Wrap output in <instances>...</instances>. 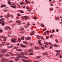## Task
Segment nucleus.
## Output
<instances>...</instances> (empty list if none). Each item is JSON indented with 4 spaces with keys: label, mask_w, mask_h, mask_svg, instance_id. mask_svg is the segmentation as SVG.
Segmentation results:
<instances>
[{
    "label": "nucleus",
    "mask_w": 62,
    "mask_h": 62,
    "mask_svg": "<svg viewBox=\"0 0 62 62\" xmlns=\"http://www.w3.org/2000/svg\"><path fill=\"white\" fill-rule=\"evenodd\" d=\"M8 53L10 54L12 56H14V55H19L20 54L19 53H17L15 54H13V53H11V52H8Z\"/></svg>",
    "instance_id": "1"
},
{
    "label": "nucleus",
    "mask_w": 62,
    "mask_h": 62,
    "mask_svg": "<svg viewBox=\"0 0 62 62\" xmlns=\"http://www.w3.org/2000/svg\"><path fill=\"white\" fill-rule=\"evenodd\" d=\"M1 50L2 53H3L4 54L8 52V50L6 49H1Z\"/></svg>",
    "instance_id": "2"
},
{
    "label": "nucleus",
    "mask_w": 62,
    "mask_h": 62,
    "mask_svg": "<svg viewBox=\"0 0 62 62\" xmlns=\"http://www.w3.org/2000/svg\"><path fill=\"white\" fill-rule=\"evenodd\" d=\"M2 60H1V61L3 62H7L6 61V58L4 57L2 58Z\"/></svg>",
    "instance_id": "3"
},
{
    "label": "nucleus",
    "mask_w": 62,
    "mask_h": 62,
    "mask_svg": "<svg viewBox=\"0 0 62 62\" xmlns=\"http://www.w3.org/2000/svg\"><path fill=\"white\" fill-rule=\"evenodd\" d=\"M17 41V40L16 39H13V40L12 41V42H16Z\"/></svg>",
    "instance_id": "4"
},
{
    "label": "nucleus",
    "mask_w": 62,
    "mask_h": 62,
    "mask_svg": "<svg viewBox=\"0 0 62 62\" xmlns=\"http://www.w3.org/2000/svg\"><path fill=\"white\" fill-rule=\"evenodd\" d=\"M30 35L31 36H33V35H34V31L31 32V33Z\"/></svg>",
    "instance_id": "5"
},
{
    "label": "nucleus",
    "mask_w": 62,
    "mask_h": 62,
    "mask_svg": "<svg viewBox=\"0 0 62 62\" xmlns=\"http://www.w3.org/2000/svg\"><path fill=\"white\" fill-rule=\"evenodd\" d=\"M42 57V56H37L36 58L37 59H39V58H40Z\"/></svg>",
    "instance_id": "6"
},
{
    "label": "nucleus",
    "mask_w": 62,
    "mask_h": 62,
    "mask_svg": "<svg viewBox=\"0 0 62 62\" xmlns=\"http://www.w3.org/2000/svg\"><path fill=\"white\" fill-rule=\"evenodd\" d=\"M48 53L47 52H46L45 53H42V54H44V55H47Z\"/></svg>",
    "instance_id": "7"
},
{
    "label": "nucleus",
    "mask_w": 62,
    "mask_h": 62,
    "mask_svg": "<svg viewBox=\"0 0 62 62\" xmlns=\"http://www.w3.org/2000/svg\"><path fill=\"white\" fill-rule=\"evenodd\" d=\"M16 23H21V21H20V20H17L16 21Z\"/></svg>",
    "instance_id": "8"
},
{
    "label": "nucleus",
    "mask_w": 62,
    "mask_h": 62,
    "mask_svg": "<svg viewBox=\"0 0 62 62\" xmlns=\"http://www.w3.org/2000/svg\"><path fill=\"white\" fill-rule=\"evenodd\" d=\"M21 58V57L20 56H19L16 57V58H17V59H19V58Z\"/></svg>",
    "instance_id": "9"
},
{
    "label": "nucleus",
    "mask_w": 62,
    "mask_h": 62,
    "mask_svg": "<svg viewBox=\"0 0 62 62\" xmlns=\"http://www.w3.org/2000/svg\"><path fill=\"white\" fill-rule=\"evenodd\" d=\"M48 44H49L50 46H54L53 44H52V43L50 42H49L48 43Z\"/></svg>",
    "instance_id": "10"
},
{
    "label": "nucleus",
    "mask_w": 62,
    "mask_h": 62,
    "mask_svg": "<svg viewBox=\"0 0 62 62\" xmlns=\"http://www.w3.org/2000/svg\"><path fill=\"white\" fill-rule=\"evenodd\" d=\"M33 51V48H31L30 50L28 51V52H31V51Z\"/></svg>",
    "instance_id": "11"
},
{
    "label": "nucleus",
    "mask_w": 62,
    "mask_h": 62,
    "mask_svg": "<svg viewBox=\"0 0 62 62\" xmlns=\"http://www.w3.org/2000/svg\"><path fill=\"white\" fill-rule=\"evenodd\" d=\"M20 46H21V47H26L24 45H22V44L20 45Z\"/></svg>",
    "instance_id": "12"
},
{
    "label": "nucleus",
    "mask_w": 62,
    "mask_h": 62,
    "mask_svg": "<svg viewBox=\"0 0 62 62\" xmlns=\"http://www.w3.org/2000/svg\"><path fill=\"white\" fill-rule=\"evenodd\" d=\"M60 52H58L56 54V56H57V55H59L60 54Z\"/></svg>",
    "instance_id": "13"
},
{
    "label": "nucleus",
    "mask_w": 62,
    "mask_h": 62,
    "mask_svg": "<svg viewBox=\"0 0 62 62\" xmlns=\"http://www.w3.org/2000/svg\"><path fill=\"white\" fill-rule=\"evenodd\" d=\"M7 7V6L6 5H4L3 6V5H1V8H3L4 7Z\"/></svg>",
    "instance_id": "14"
},
{
    "label": "nucleus",
    "mask_w": 62,
    "mask_h": 62,
    "mask_svg": "<svg viewBox=\"0 0 62 62\" xmlns=\"http://www.w3.org/2000/svg\"><path fill=\"white\" fill-rule=\"evenodd\" d=\"M30 39V37H28V38H25V39H26V40H29V39Z\"/></svg>",
    "instance_id": "15"
},
{
    "label": "nucleus",
    "mask_w": 62,
    "mask_h": 62,
    "mask_svg": "<svg viewBox=\"0 0 62 62\" xmlns=\"http://www.w3.org/2000/svg\"><path fill=\"white\" fill-rule=\"evenodd\" d=\"M8 26H6L5 28V30H7L8 29Z\"/></svg>",
    "instance_id": "16"
},
{
    "label": "nucleus",
    "mask_w": 62,
    "mask_h": 62,
    "mask_svg": "<svg viewBox=\"0 0 62 62\" xmlns=\"http://www.w3.org/2000/svg\"><path fill=\"white\" fill-rule=\"evenodd\" d=\"M20 5H23V1H21V2L20 3Z\"/></svg>",
    "instance_id": "17"
},
{
    "label": "nucleus",
    "mask_w": 62,
    "mask_h": 62,
    "mask_svg": "<svg viewBox=\"0 0 62 62\" xmlns=\"http://www.w3.org/2000/svg\"><path fill=\"white\" fill-rule=\"evenodd\" d=\"M25 2L27 3H29V4H30V2H29V1H28L27 0H25Z\"/></svg>",
    "instance_id": "18"
},
{
    "label": "nucleus",
    "mask_w": 62,
    "mask_h": 62,
    "mask_svg": "<svg viewBox=\"0 0 62 62\" xmlns=\"http://www.w3.org/2000/svg\"><path fill=\"white\" fill-rule=\"evenodd\" d=\"M23 58H25V59H28V58L27 57L25 56H23Z\"/></svg>",
    "instance_id": "19"
},
{
    "label": "nucleus",
    "mask_w": 62,
    "mask_h": 62,
    "mask_svg": "<svg viewBox=\"0 0 62 62\" xmlns=\"http://www.w3.org/2000/svg\"><path fill=\"white\" fill-rule=\"evenodd\" d=\"M44 43L45 44H46V45H47L48 44L47 42H44Z\"/></svg>",
    "instance_id": "20"
},
{
    "label": "nucleus",
    "mask_w": 62,
    "mask_h": 62,
    "mask_svg": "<svg viewBox=\"0 0 62 62\" xmlns=\"http://www.w3.org/2000/svg\"><path fill=\"white\" fill-rule=\"evenodd\" d=\"M21 39H22V40H23L24 39V37L23 36L22 37H21Z\"/></svg>",
    "instance_id": "21"
},
{
    "label": "nucleus",
    "mask_w": 62,
    "mask_h": 62,
    "mask_svg": "<svg viewBox=\"0 0 62 62\" xmlns=\"http://www.w3.org/2000/svg\"><path fill=\"white\" fill-rule=\"evenodd\" d=\"M11 7L13 8H16V6L15 5H14V6H11Z\"/></svg>",
    "instance_id": "22"
},
{
    "label": "nucleus",
    "mask_w": 62,
    "mask_h": 62,
    "mask_svg": "<svg viewBox=\"0 0 62 62\" xmlns=\"http://www.w3.org/2000/svg\"><path fill=\"white\" fill-rule=\"evenodd\" d=\"M27 9L28 10H29L30 8H29V7H28V6H27Z\"/></svg>",
    "instance_id": "23"
},
{
    "label": "nucleus",
    "mask_w": 62,
    "mask_h": 62,
    "mask_svg": "<svg viewBox=\"0 0 62 62\" xmlns=\"http://www.w3.org/2000/svg\"><path fill=\"white\" fill-rule=\"evenodd\" d=\"M29 55H34V54H33V53H30L29 54Z\"/></svg>",
    "instance_id": "24"
},
{
    "label": "nucleus",
    "mask_w": 62,
    "mask_h": 62,
    "mask_svg": "<svg viewBox=\"0 0 62 62\" xmlns=\"http://www.w3.org/2000/svg\"><path fill=\"white\" fill-rule=\"evenodd\" d=\"M49 10H50V11H52L53 10V8H50L49 9Z\"/></svg>",
    "instance_id": "25"
},
{
    "label": "nucleus",
    "mask_w": 62,
    "mask_h": 62,
    "mask_svg": "<svg viewBox=\"0 0 62 62\" xmlns=\"http://www.w3.org/2000/svg\"><path fill=\"white\" fill-rule=\"evenodd\" d=\"M8 28L9 30H11V28H10V27L9 26H8Z\"/></svg>",
    "instance_id": "26"
},
{
    "label": "nucleus",
    "mask_w": 62,
    "mask_h": 62,
    "mask_svg": "<svg viewBox=\"0 0 62 62\" xmlns=\"http://www.w3.org/2000/svg\"><path fill=\"white\" fill-rule=\"evenodd\" d=\"M9 62H13L14 61H13V60H9Z\"/></svg>",
    "instance_id": "27"
},
{
    "label": "nucleus",
    "mask_w": 62,
    "mask_h": 62,
    "mask_svg": "<svg viewBox=\"0 0 62 62\" xmlns=\"http://www.w3.org/2000/svg\"><path fill=\"white\" fill-rule=\"evenodd\" d=\"M17 51H20L21 50V49H16Z\"/></svg>",
    "instance_id": "28"
},
{
    "label": "nucleus",
    "mask_w": 62,
    "mask_h": 62,
    "mask_svg": "<svg viewBox=\"0 0 62 62\" xmlns=\"http://www.w3.org/2000/svg\"><path fill=\"white\" fill-rule=\"evenodd\" d=\"M54 47H57V46H58L56 44H54Z\"/></svg>",
    "instance_id": "29"
},
{
    "label": "nucleus",
    "mask_w": 62,
    "mask_h": 62,
    "mask_svg": "<svg viewBox=\"0 0 62 62\" xmlns=\"http://www.w3.org/2000/svg\"><path fill=\"white\" fill-rule=\"evenodd\" d=\"M0 38H2L3 39H6V38L3 36H1L0 37Z\"/></svg>",
    "instance_id": "30"
},
{
    "label": "nucleus",
    "mask_w": 62,
    "mask_h": 62,
    "mask_svg": "<svg viewBox=\"0 0 62 62\" xmlns=\"http://www.w3.org/2000/svg\"><path fill=\"white\" fill-rule=\"evenodd\" d=\"M8 3L9 5H11V2H10L9 1L8 2Z\"/></svg>",
    "instance_id": "31"
},
{
    "label": "nucleus",
    "mask_w": 62,
    "mask_h": 62,
    "mask_svg": "<svg viewBox=\"0 0 62 62\" xmlns=\"http://www.w3.org/2000/svg\"><path fill=\"white\" fill-rule=\"evenodd\" d=\"M44 26V25H43V24H41V26L42 27H43Z\"/></svg>",
    "instance_id": "32"
},
{
    "label": "nucleus",
    "mask_w": 62,
    "mask_h": 62,
    "mask_svg": "<svg viewBox=\"0 0 62 62\" xmlns=\"http://www.w3.org/2000/svg\"><path fill=\"white\" fill-rule=\"evenodd\" d=\"M5 55L6 56H9V55L8 54H5Z\"/></svg>",
    "instance_id": "33"
},
{
    "label": "nucleus",
    "mask_w": 62,
    "mask_h": 62,
    "mask_svg": "<svg viewBox=\"0 0 62 62\" xmlns=\"http://www.w3.org/2000/svg\"><path fill=\"white\" fill-rule=\"evenodd\" d=\"M3 41H6V39H4L3 40Z\"/></svg>",
    "instance_id": "34"
},
{
    "label": "nucleus",
    "mask_w": 62,
    "mask_h": 62,
    "mask_svg": "<svg viewBox=\"0 0 62 62\" xmlns=\"http://www.w3.org/2000/svg\"><path fill=\"white\" fill-rule=\"evenodd\" d=\"M4 55H3L2 54H0V56H3Z\"/></svg>",
    "instance_id": "35"
},
{
    "label": "nucleus",
    "mask_w": 62,
    "mask_h": 62,
    "mask_svg": "<svg viewBox=\"0 0 62 62\" xmlns=\"http://www.w3.org/2000/svg\"><path fill=\"white\" fill-rule=\"evenodd\" d=\"M7 16L8 17H10V16L9 14H7Z\"/></svg>",
    "instance_id": "36"
},
{
    "label": "nucleus",
    "mask_w": 62,
    "mask_h": 62,
    "mask_svg": "<svg viewBox=\"0 0 62 62\" xmlns=\"http://www.w3.org/2000/svg\"><path fill=\"white\" fill-rule=\"evenodd\" d=\"M60 51V50H57L56 51V52H59Z\"/></svg>",
    "instance_id": "37"
},
{
    "label": "nucleus",
    "mask_w": 62,
    "mask_h": 62,
    "mask_svg": "<svg viewBox=\"0 0 62 62\" xmlns=\"http://www.w3.org/2000/svg\"><path fill=\"white\" fill-rule=\"evenodd\" d=\"M50 37H51V38H52L53 37V35H50Z\"/></svg>",
    "instance_id": "38"
},
{
    "label": "nucleus",
    "mask_w": 62,
    "mask_h": 62,
    "mask_svg": "<svg viewBox=\"0 0 62 62\" xmlns=\"http://www.w3.org/2000/svg\"><path fill=\"white\" fill-rule=\"evenodd\" d=\"M55 41L56 42H58V40H57V39H55Z\"/></svg>",
    "instance_id": "39"
},
{
    "label": "nucleus",
    "mask_w": 62,
    "mask_h": 62,
    "mask_svg": "<svg viewBox=\"0 0 62 62\" xmlns=\"http://www.w3.org/2000/svg\"><path fill=\"white\" fill-rule=\"evenodd\" d=\"M0 31L1 33H2V32H3V30H2V29H0Z\"/></svg>",
    "instance_id": "40"
},
{
    "label": "nucleus",
    "mask_w": 62,
    "mask_h": 62,
    "mask_svg": "<svg viewBox=\"0 0 62 62\" xmlns=\"http://www.w3.org/2000/svg\"><path fill=\"white\" fill-rule=\"evenodd\" d=\"M35 48L36 49H39V47H36Z\"/></svg>",
    "instance_id": "41"
},
{
    "label": "nucleus",
    "mask_w": 62,
    "mask_h": 62,
    "mask_svg": "<svg viewBox=\"0 0 62 62\" xmlns=\"http://www.w3.org/2000/svg\"><path fill=\"white\" fill-rule=\"evenodd\" d=\"M18 41L19 42H20L21 41V40L20 39H18Z\"/></svg>",
    "instance_id": "42"
},
{
    "label": "nucleus",
    "mask_w": 62,
    "mask_h": 62,
    "mask_svg": "<svg viewBox=\"0 0 62 62\" xmlns=\"http://www.w3.org/2000/svg\"><path fill=\"white\" fill-rule=\"evenodd\" d=\"M4 25H5V23H2V26H4Z\"/></svg>",
    "instance_id": "43"
},
{
    "label": "nucleus",
    "mask_w": 62,
    "mask_h": 62,
    "mask_svg": "<svg viewBox=\"0 0 62 62\" xmlns=\"http://www.w3.org/2000/svg\"><path fill=\"white\" fill-rule=\"evenodd\" d=\"M24 54V53H23V52H22L21 53V54H22V55H23V54Z\"/></svg>",
    "instance_id": "44"
},
{
    "label": "nucleus",
    "mask_w": 62,
    "mask_h": 62,
    "mask_svg": "<svg viewBox=\"0 0 62 62\" xmlns=\"http://www.w3.org/2000/svg\"><path fill=\"white\" fill-rule=\"evenodd\" d=\"M41 48L42 49V50H44V47H43V46H42L41 47Z\"/></svg>",
    "instance_id": "45"
},
{
    "label": "nucleus",
    "mask_w": 62,
    "mask_h": 62,
    "mask_svg": "<svg viewBox=\"0 0 62 62\" xmlns=\"http://www.w3.org/2000/svg\"><path fill=\"white\" fill-rule=\"evenodd\" d=\"M20 12L22 13H23V11H20Z\"/></svg>",
    "instance_id": "46"
},
{
    "label": "nucleus",
    "mask_w": 62,
    "mask_h": 62,
    "mask_svg": "<svg viewBox=\"0 0 62 62\" xmlns=\"http://www.w3.org/2000/svg\"><path fill=\"white\" fill-rule=\"evenodd\" d=\"M11 16L12 18H13V15H11Z\"/></svg>",
    "instance_id": "47"
},
{
    "label": "nucleus",
    "mask_w": 62,
    "mask_h": 62,
    "mask_svg": "<svg viewBox=\"0 0 62 62\" xmlns=\"http://www.w3.org/2000/svg\"><path fill=\"white\" fill-rule=\"evenodd\" d=\"M52 33H54V30H52Z\"/></svg>",
    "instance_id": "48"
},
{
    "label": "nucleus",
    "mask_w": 62,
    "mask_h": 62,
    "mask_svg": "<svg viewBox=\"0 0 62 62\" xmlns=\"http://www.w3.org/2000/svg\"><path fill=\"white\" fill-rule=\"evenodd\" d=\"M24 18H27V16H24Z\"/></svg>",
    "instance_id": "49"
},
{
    "label": "nucleus",
    "mask_w": 62,
    "mask_h": 62,
    "mask_svg": "<svg viewBox=\"0 0 62 62\" xmlns=\"http://www.w3.org/2000/svg\"><path fill=\"white\" fill-rule=\"evenodd\" d=\"M41 39H43V37H42V36H41Z\"/></svg>",
    "instance_id": "50"
},
{
    "label": "nucleus",
    "mask_w": 62,
    "mask_h": 62,
    "mask_svg": "<svg viewBox=\"0 0 62 62\" xmlns=\"http://www.w3.org/2000/svg\"><path fill=\"white\" fill-rule=\"evenodd\" d=\"M23 8H25V7L24 6H23Z\"/></svg>",
    "instance_id": "51"
},
{
    "label": "nucleus",
    "mask_w": 62,
    "mask_h": 62,
    "mask_svg": "<svg viewBox=\"0 0 62 62\" xmlns=\"http://www.w3.org/2000/svg\"><path fill=\"white\" fill-rule=\"evenodd\" d=\"M22 61H23V62H24V59H22Z\"/></svg>",
    "instance_id": "52"
},
{
    "label": "nucleus",
    "mask_w": 62,
    "mask_h": 62,
    "mask_svg": "<svg viewBox=\"0 0 62 62\" xmlns=\"http://www.w3.org/2000/svg\"><path fill=\"white\" fill-rule=\"evenodd\" d=\"M44 35H46V32H44Z\"/></svg>",
    "instance_id": "53"
},
{
    "label": "nucleus",
    "mask_w": 62,
    "mask_h": 62,
    "mask_svg": "<svg viewBox=\"0 0 62 62\" xmlns=\"http://www.w3.org/2000/svg\"><path fill=\"white\" fill-rule=\"evenodd\" d=\"M24 16H22L21 17V19H24Z\"/></svg>",
    "instance_id": "54"
},
{
    "label": "nucleus",
    "mask_w": 62,
    "mask_h": 62,
    "mask_svg": "<svg viewBox=\"0 0 62 62\" xmlns=\"http://www.w3.org/2000/svg\"><path fill=\"white\" fill-rule=\"evenodd\" d=\"M5 44V42H3V46H4V44Z\"/></svg>",
    "instance_id": "55"
},
{
    "label": "nucleus",
    "mask_w": 62,
    "mask_h": 62,
    "mask_svg": "<svg viewBox=\"0 0 62 62\" xmlns=\"http://www.w3.org/2000/svg\"><path fill=\"white\" fill-rule=\"evenodd\" d=\"M2 20H3V19L2 18L1 19H0L1 22H2Z\"/></svg>",
    "instance_id": "56"
},
{
    "label": "nucleus",
    "mask_w": 62,
    "mask_h": 62,
    "mask_svg": "<svg viewBox=\"0 0 62 62\" xmlns=\"http://www.w3.org/2000/svg\"><path fill=\"white\" fill-rule=\"evenodd\" d=\"M15 60H16V61H19V60L18 59H15Z\"/></svg>",
    "instance_id": "57"
},
{
    "label": "nucleus",
    "mask_w": 62,
    "mask_h": 62,
    "mask_svg": "<svg viewBox=\"0 0 62 62\" xmlns=\"http://www.w3.org/2000/svg\"><path fill=\"white\" fill-rule=\"evenodd\" d=\"M34 19H37V17H36L35 16H34Z\"/></svg>",
    "instance_id": "58"
},
{
    "label": "nucleus",
    "mask_w": 62,
    "mask_h": 62,
    "mask_svg": "<svg viewBox=\"0 0 62 62\" xmlns=\"http://www.w3.org/2000/svg\"><path fill=\"white\" fill-rule=\"evenodd\" d=\"M27 25H28L29 26V25H30V24L29 23H28L27 24Z\"/></svg>",
    "instance_id": "59"
},
{
    "label": "nucleus",
    "mask_w": 62,
    "mask_h": 62,
    "mask_svg": "<svg viewBox=\"0 0 62 62\" xmlns=\"http://www.w3.org/2000/svg\"><path fill=\"white\" fill-rule=\"evenodd\" d=\"M27 61H28V60H25L24 61V62H26Z\"/></svg>",
    "instance_id": "60"
},
{
    "label": "nucleus",
    "mask_w": 62,
    "mask_h": 62,
    "mask_svg": "<svg viewBox=\"0 0 62 62\" xmlns=\"http://www.w3.org/2000/svg\"><path fill=\"white\" fill-rule=\"evenodd\" d=\"M20 23L21 22H19L18 23L19 25H20V24H21Z\"/></svg>",
    "instance_id": "61"
},
{
    "label": "nucleus",
    "mask_w": 62,
    "mask_h": 62,
    "mask_svg": "<svg viewBox=\"0 0 62 62\" xmlns=\"http://www.w3.org/2000/svg\"><path fill=\"white\" fill-rule=\"evenodd\" d=\"M60 58H62V55H61L60 56Z\"/></svg>",
    "instance_id": "62"
},
{
    "label": "nucleus",
    "mask_w": 62,
    "mask_h": 62,
    "mask_svg": "<svg viewBox=\"0 0 62 62\" xmlns=\"http://www.w3.org/2000/svg\"><path fill=\"white\" fill-rule=\"evenodd\" d=\"M58 29H57L56 30V32H58Z\"/></svg>",
    "instance_id": "63"
},
{
    "label": "nucleus",
    "mask_w": 62,
    "mask_h": 62,
    "mask_svg": "<svg viewBox=\"0 0 62 62\" xmlns=\"http://www.w3.org/2000/svg\"><path fill=\"white\" fill-rule=\"evenodd\" d=\"M38 37H39V35H37V38H38Z\"/></svg>",
    "instance_id": "64"
}]
</instances>
